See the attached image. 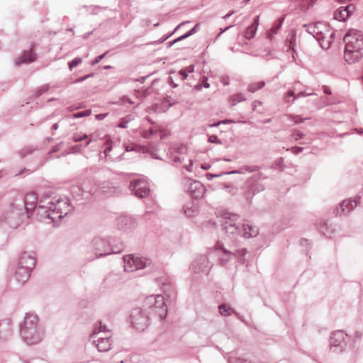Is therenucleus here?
<instances>
[{
	"label": "nucleus",
	"mask_w": 363,
	"mask_h": 363,
	"mask_svg": "<svg viewBox=\"0 0 363 363\" xmlns=\"http://www.w3.org/2000/svg\"><path fill=\"white\" fill-rule=\"evenodd\" d=\"M361 201L360 196H355L354 199H348L342 201L334 211L335 216H345L352 211Z\"/></svg>",
	"instance_id": "ddd939ff"
},
{
	"label": "nucleus",
	"mask_w": 363,
	"mask_h": 363,
	"mask_svg": "<svg viewBox=\"0 0 363 363\" xmlns=\"http://www.w3.org/2000/svg\"><path fill=\"white\" fill-rule=\"evenodd\" d=\"M65 205H66L65 202L58 201L53 209V212L56 211L57 213H59V216H58L59 218L62 217L63 212L61 211L60 210H61L62 206H65Z\"/></svg>",
	"instance_id": "72a5a7b5"
},
{
	"label": "nucleus",
	"mask_w": 363,
	"mask_h": 363,
	"mask_svg": "<svg viewBox=\"0 0 363 363\" xmlns=\"http://www.w3.org/2000/svg\"><path fill=\"white\" fill-rule=\"evenodd\" d=\"M304 136V134L303 133H301V132H294L291 135V137L292 138L294 139V140L297 141L299 139L302 138Z\"/></svg>",
	"instance_id": "37998d69"
},
{
	"label": "nucleus",
	"mask_w": 363,
	"mask_h": 363,
	"mask_svg": "<svg viewBox=\"0 0 363 363\" xmlns=\"http://www.w3.org/2000/svg\"><path fill=\"white\" fill-rule=\"evenodd\" d=\"M93 247L96 257L99 258L111 254L119 253L123 250L124 245L122 242L112 245L111 241H106L101 238H94L92 240Z\"/></svg>",
	"instance_id": "20e7f679"
},
{
	"label": "nucleus",
	"mask_w": 363,
	"mask_h": 363,
	"mask_svg": "<svg viewBox=\"0 0 363 363\" xmlns=\"http://www.w3.org/2000/svg\"><path fill=\"white\" fill-rule=\"evenodd\" d=\"M323 91L325 94H328V95L332 94L330 89L328 86H323Z\"/></svg>",
	"instance_id": "052dcab7"
},
{
	"label": "nucleus",
	"mask_w": 363,
	"mask_h": 363,
	"mask_svg": "<svg viewBox=\"0 0 363 363\" xmlns=\"http://www.w3.org/2000/svg\"><path fill=\"white\" fill-rule=\"evenodd\" d=\"M257 28H255V26H249L244 33V36L245 38L250 40L253 38L255 35L256 31Z\"/></svg>",
	"instance_id": "cd10ccee"
},
{
	"label": "nucleus",
	"mask_w": 363,
	"mask_h": 363,
	"mask_svg": "<svg viewBox=\"0 0 363 363\" xmlns=\"http://www.w3.org/2000/svg\"><path fill=\"white\" fill-rule=\"evenodd\" d=\"M265 85L264 81H260L257 82H252L247 86V91L252 93H255L257 90L261 89Z\"/></svg>",
	"instance_id": "393cba45"
},
{
	"label": "nucleus",
	"mask_w": 363,
	"mask_h": 363,
	"mask_svg": "<svg viewBox=\"0 0 363 363\" xmlns=\"http://www.w3.org/2000/svg\"><path fill=\"white\" fill-rule=\"evenodd\" d=\"M99 333H102L104 335L99 337L97 341L94 340L93 342L99 352H107L111 347V331L106 325L102 324L101 321H96L92 329V338Z\"/></svg>",
	"instance_id": "39448f33"
},
{
	"label": "nucleus",
	"mask_w": 363,
	"mask_h": 363,
	"mask_svg": "<svg viewBox=\"0 0 363 363\" xmlns=\"http://www.w3.org/2000/svg\"><path fill=\"white\" fill-rule=\"evenodd\" d=\"M124 262V270L133 272L145 268L149 264L145 258L134 257L133 255H127L123 257Z\"/></svg>",
	"instance_id": "9b49d317"
},
{
	"label": "nucleus",
	"mask_w": 363,
	"mask_h": 363,
	"mask_svg": "<svg viewBox=\"0 0 363 363\" xmlns=\"http://www.w3.org/2000/svg\"><path fill=\"white\" fill-rule=\"evenodd\" d=\"M176 152L179 154H185L187 152V147L185 145H180L176 149Z\"/></svg>",
	"instance_id": "de8ad7c7"
},
{
	"label": "nucleus",
	"mask_w": 363,
	"mask_h": 363,
	"mask_svg": "<svg viewBox=\"0 0 363 363\" xmlns=\"http://www.w3.org/2000/svg\"><path fill=\"white\" fill-rule=\"evenodd\" d=\"M243 228L244 230L242 233V237L244 238L255 237L258 234L257 229L249 224L243 223Z\"/></svg>",
	"instance_id": "4be33fe9"
},
{
	"label": "nucleus",
	"mask_w": 363,
	"mask_h": 363,
	"mask_svg": "<svg viewBox=\"0 0 363 363\" xmlns=\"http://www.w3.org/2000/svg\"><path fill=\"white\" fill-rule=\"evenodd\" d=\"M289 118L291 121H294L295 124L303 123L307 119L301 118L300 116H290Z\"/></svg>",
	"instance_id": "58836bf2"
},
{
	"label": "nucleus",
	"mask_w": 363,
	"mask_h": 363,
	"mask_svg": "<svg viewBox=\"0 0 363 363\" xmlns=\"http://www.w3.org/2000/svg\"><path fill=\"white\" fill-rule=\"evenodd\" d=\"M145 150H146V148L145 147L140 146L136 144H130V145H128L125 146V151H127V152H130V151L140 152V150H142L144 152Z\"/></svg>",
	"instance_id": "c85d7f7f"
},
{
	"label": "nucleus",
	"mask_w": 363,
	"mask_h": 363,
	"mask_svg": "<svg viewBox=\"0 0 363 363\" xmlns=\"http://www.w3.org/2000/svg\"><path fill=\"white\" fill-rule=\"evenodd\" d=\"M207 81H208V78L206 77H204L203 82L201 84L203 87L208 88L210 86V84H209V83H208Z\"/></svg>",
	"instance_id": "13d9d810"
},
{
	"label": "nucleus",
	"mask_w": 363,
	"mask_h": 363,
	"mask_svg": "<svg viewBox=\"0 0 363 363\" xmlns=\"http://www.w3.org/2000/svg\"><path fill=\"white\" fill-rule=\"evenodd\" d=\"M319 231L321 234L325 235L326 237H330L331 233L328 232V227L326 223L320 225Z\"/></svg>",
	"instance_id": "c9c22d12"
},
{
	"label": "nucleus",
	"mask_w": 363,
	"mask_h": 363,
	"mask_svg": "<svg viewBox=\"0 0 363 363\" xmlns=\"http://www.w3.org/2000/svg\"><path fill=\"white\" fill-rule=\"evenodd\" d=\"M115 225L118 230L127 232L135 228V220L128 216H121L116 219Z\"/></svg>",
	"instance_id": "dca6fc26"
},
{
	"label": "nucleus",
	"mask_w": 363,
	"mask_h": 363,
	"mask_svg": "<svg viewBox=\"0 0 363 363\" xmlns=\"http://www.w3.org/2000/svg\"><path fill=\"white\" fill-rule=\"evenodd\" d=\"M99 143H102L104 145H105V148L103 151L104 154V157H107L108 156V153L112 149V146L110 144V140L108 139H106V140L104 141H101L99 142Z\"/></svg>",
	"instance_id": "473e14b6"
},
{
	"label": "nucleus",
	"mask_w": 363,
	"mask_h": 363,
	"mask_svg": "<svg viewBox=\"0 0 363 363\" xmlns=\"http://www.w3.org/2000/svg\"><path fill=\"white\" fill-rule=\"evenodd\" d=\"M303 27H306L307 29V32L310 34H311L313 35V37L314 38V30H315V25L314 23H311V24H304L303 25Z\"/></svg>",
	"instance_id": "ea45409f"
},
{
	"label": "nucleus",
	"mask_w": 363,
	"mask_h": 363,
	"mask_svg": "<svg viewBox=\"0 0 363 363\" xmlns=\"http://www.w3.org/2000/svg\"><path fill=\"white\" fill-rule=\"evenodd\" d=\"M167 314L164 298L161 295H151L145 298L142 307L131 311L130 319L133 326L138 331H143L150 324L152 317L163 320Z\"/></svg>",
	"instance_id": "f257e3e1"
},
{
	"label": "nucleus",
	"mask_w": 363,
	"mask_h": 363,
	"mask_svg": "<svg viewBox=\"0 0 363 363\" xmlns=\"http://www.w3.org/2000/svg\"><path fill=\"white\" fill-rule=\"evenodd\" d=\"M35 55L30 50L28 52H24L16 61V63L17 65H20L23 63L32 62L35 60Z\"/></svg>",
	"instance_id": "aec40b11"
},
{
	"label": "nucleus",
	"mask_w": 363,
	"mask_h": 363,
	"mask_svg": "<svg viewBox=\"0 0 363 363\" xmlns=\"http://www.w3.org/2000/svg\"><path fill=\"white\" fill-rule=\"evenodd\" d=\"M21 333L28 344L33 345L40 341L41 335L37 330V319L35 317L28 316L25 318Z\"/></svg>",
	"instance_id": "423d86ee"
},
{
	"label": "nucleus",
	"mask_w": 363,
	"mask_h": 363,
	"mask_svg": "<svg viewBox=\"0 0 363 363\" xmlns=\"http://www.w3.org/2000/svg\"><path fill=\"white\" fill-rule=\"evenodd\" d=\"M81 62H82V60L79 59V58H76L74 60H72L69 64V67L70 69H72V68L77 67Z\"/></svg>",
	"instance_id": "a18cd8bd"
},
{
	"label": "nucleus",
	"mask_w": 363,
	"mask_h": 363,
	"mask_svg": "<svg viewBox=\"0 0 363 363\" xmlns=\"http://www.w3.org/2000/svg\"><path fill=\"white\" fill-rule=\"evenodd\" d=\"M184 69H186L188 74L194 72V65H190V66H188L187 67L184 68Z\"/></svg>",
	"instance_id": "69168bd1"
},
{
	"label": "nucleus",
	"mask_w": 363,
	"mask_h": 363,
	"mask_svg": "<svg viewBox=\"0 0 363 363\" xmlns=\"http://www.w3.org/2000/svg\"><path fill=\"white\" fill-rule=\"evenodd\" d=\"M189 23V21H184V22H182L180 24H179L174 29V30L169 34L167 36H166L165 38H164L163 39V41L167 40L169 36H171L174 32H176L178 29H179L182 26H183L184 24Z\"/></svg>",
	"instance_id": "49530a36"
},
{
	"label": "nucleus",
	"mask_w": 363,
	"mask_h": 363,
	"mask_svg": "<svg viewBox=\"0 0 363 363\" xmlns=\"http://www.w3.org/2000/svg\"><path fill=\"white\" fill-rule=\"evenodd\" d=\"M314 38L324 50H328L331 45L335 33L330 29L329 26L321 22L314 23Z\"/></svg>",
	"instance_id": "0eeeda50"
},
{
	"label": "nucleus",
	"mask_w": 363,
	"mask_h": 363,
	"mask_svg": "<svg viewBox=\"0 0 363 363\" xmlns=\"http://www.w3.org/2000/svg\"><path fill=\"white\" fill-rule=\"evenodd\" d=\"M246 100L245 96L242 93L235 94L230 97V101L232 106L236 105L238 103L244 101Z\"/></svg>",
	"instance_id": "a878e982"
},
{
	"label": "nucleus",
	"mask_w": 363,
	"mask_h": 363,
	"mask_svg": "<svg viewBox=\"0 0 363 363\" xmlns=\"http://www.w3.org/2000/svg\"><path fill=\"white\" fill-rule=\"evenodd\" d=\"M89 114V111H81V112L74 113V117L77 118V117L86 116H88Z\"/></svg>",
	"instance_id": "603ef678"
},
{
	"label": "nucleus",
	"mask_w": 363,
	"mask_h": 363,
	"mask_svg": "<svg viewBox=\"0 0 363 363\" xmlns=\"http://www.w3.org/2000/svg\"><path fill=\"white\" fill-rule=\"evenodd\" d=\"M183 208L187 217H194L199 213L198 206L193 202L186 203Z\"/></svg>",
	"instance_id": "412c9836"
},
{
	"label": "nucleus",
	"mask_w": 363,
	"mask_h": 363,
	"mask_svg": "<svg viewBox=\"0 0 363 363\" xmlns=\"http://www.w3.org/2000/svg\"><path fill=\"white\" fill-rule=\"evenodd\" d=\"M223 227L226 233L229 235H238L242 237L244 230L243 223H237L239 216L230 212H225L223 214Z\"/></svg>",
	"instance_id": "6e6552de"
},
{
	"label": "nucleus",
	"mask_w": 363,
	"mask_h": 363,
	"mask_svg": "<svg viewBox=\"0 0 363 363\" xmlns=\"http://www.w3.org/2000/svg\"><path fill=\"white\" fill-rule=\"evenodd\" d=\"M107 115H108V113L96 114L95 118L98 121H101V120H103Z\"/></svg>",
	"instance_id": "6e6d98bb"
},
{
	"label": "nucleus",
	"mask_w": 363,
	"mask_h": 363,
	"mask_svg": "<svg viewBox=\"0 0 363 363\" xmlns=\"http://www.w3.org/2000/svg\"><path fill=\"white\" fill-rule=\"evenodd\" d=\"M30 272V267H21L16 272V279L21 283L26 282L29 277Z\"/></svg>",
	"instance_id": "a211bd4d"
},
{
	"label": "nucleus",
	"mask_w": 363,
	"mask_h": 363,
	"mask_svg": "<svg viewBox=\"0 0 363 363\" xmlns=\"http://www.w3.org/2000/svg\"><path fill=\"white\" fill-rule=\"evenodd\" d=\"M157 133V130L153 128H150L148 130H143L141 131V136L144 138H150L152 135Z\"/></svg>",
	"instance_id": "7c9ffc66"
},
{
	"label": "nucleus",
	"mask_w": 363,
	"mask_h": 363,
	"mask_svg": "<svg viewBox=\"0 0 363 363\" xmlns=\"http://www.w3.org/2000/svg\"><path fill=\"white\" fill-rule=\"evenodd\" d=\"M294 42H295V36H292L291 38L289 40V49H293L294 50V47L295 45L294 44Z\"/></svg>",
	"instance_id": "4d7b16f0"
},
{
	"label": "nucleus",
	"mask_w": 363,
	"mask_h": 363,
	"mask_svg": "<svg viewBox=\"0 0 363 363\" xmlns=\"http://www.w3.org/2000/svg\"><path fill=\"white\" fill-rule=\"evenodd\" d=\"M267 178V177L262 173H259L252 175L245 181V197L247 201H251L255 194L264 190V186L259 181L261 179H265Z\"/></svg>",
	"instance_id": "1a4fd4ad"
},
{
	"label": "nucleus",
	"mask_w": 363,
	"mask_h": 363,
	"mask_svg": "<svg viewBox=\"0 0 363 363\" xmlns=\"http://www.w3.org/2000/svg\"><path fill=\"white\" fill-rule=\"evenodd\" d=\"M233 122V121L232 120L225 119V120L220 121L217 123H213V124L210 125V126L211 127H217V126L220 125V124H228V123H231Z\"/></svg>",
	"instance_id": "79ce46f5"
},
{
	"label": "nucleus",
	"mask_w": 363,
	"mask_h": 363,
	"mask_svg": "<svg viewBox=\"0 0 363 363\" xmlns=\"http://www.w3.org/2000/svg\"><path fill=\"white\" fill-rule=\"evenodd\" d=\"M345 12L343 6H341L335 11L334 18L340 21H344L349 17Z\"/></svg>",
	"instance_id": "b1692460"
},
{
	"label": "nucleus",
	"mask_w": 363,
	"mask_h": 363,
	"mask_svg": "<svg viewBox=\"0 0 363 363\" xmlns=\"http://www.w3.org/2000/svg\"><path fill=\"white\" fill-rule=\"evenodd\" d=\"M215 250L218 256V263L224 267L233 258H238L241 264L245 263V256L247 254V249L229 250L224 247L223 243L218 242L215 245Z\"/></svg>",
	"instance_id": "7ed1b4c3"
},
{
	"label": "nucleus",
	"mask_w": 363,
	"mask_h": 363,
	"mask_svg": "<svg viewBox=\"0 0 363 363\" xmlns=\"http://www.w3.org/2000/svg\"><path fill=\"white\" fill-rule=\"evenodd\" d=\"M347 335L343 330H336L331 333L330 337V351L341 353L345 350Z\"/></svg>",
	"instance_id": "9d476101"
},
{
	"label": "nucleus",
	"mask_w": 363,
	"mask_h": 363,
	"mask_svg": "<svg viewBox=\"0 0 363 363\" xmlns=\"http://www.w3.org/2000/svg\"><path fill=\"white\" fill-rule=\"evenodd\" d=\"M345 43L344 59L353 64L363 57V33L358 30H350L344 36Z\"/></svg>",
	"instance_id": "f03ea898"
},
{
	"label": "nucleus",
	"mask_w": 363,
	"mask_h": 363,
	"mask_svg": "<svg viewBox=\"0 0 363 363\" xmlns=\"http://www.w3.org/2000/svg\"><path fill=\"white\" fill-rule=\"evenodd\" d=\"M169 84L173 87V88H176L178 86V84H175L172 79V78L169 77Z\"/></svg>",
	"instance_id": "338daca9"
},
{
	"label": "nucleus",
	"mask_w": 363,
	"mask_h": 363,
	"mask_svg": "<svg viewBox=\"0 0 363 363\" xmlns=\"http://www.w3.org/2000/svg\"><path fill=\"white\" fill-rule=\"evenodd\" d=\"M343 8L345 10V13L350 16L354 11L355 7L353 4H350L347 6H343Z\"/></svg>",
	"instance_id": "a19ab883"
},
{
	"label": "nucleus",
	"mask_w": 363,
	"mask_h": 363,
	"mask_svg": "<svg viewBox=\"0 0 363 363\" xmlns=\"http://www.w3.org/2000/svg\"><path fill=\"white\" fill-rule=\"evenodd\" d=\"M220 174H206V177L208 180H211L213 178H215V177H220Z\"/></svg>",
	"instance_id": "e2e57ef3"
},
{
	"label": "nucleus",
	"mask_w": 363,
	"mask_h": 363,
	"mask_svg": "<svg viewBox=\"0 0 363 363\" xmlns=\"http://www.w3.org/2000/svg\"><path fill=\"white\" fill-rule=\"evenodd\" d=\"M212 265L210 264L206 255H199L191 263V269L194 273H203L208 274Z\"/></svg>",
	"instance_id": "2eb2a0df"
},
{
	"label": "nucleus",
	"mask_w": 363,
	"mask_h": 363,
	"mask_svg": "<svg viewBox=\"0 0 363 363\" xmlns=\"http://www.w3.org/2000/svg\"><path fill=\"white\" fill-rule=\"evenodd\" d=\"M208 141L209 143H217V144H221V141L220 140H219L216 135H211L209 138H208Z\"/></svg>",
	"instance_id": "c03bdc74"
},
{
	"label": "nucleus",
	"mask_w": 363,
	"mask_h": 363,
	"mask_svg": "<svg viewBox=\"0 0 363 363\" xmlns=\"http://www.w3.org/2000/svg\"><path fill=\"white\" fill-rule=\"evenodd\" d=\"M313 95H316V94H315L313 92L308 93L306 91H301L297 94H294V98L292 99V102H294L296 99H297L300 97H306V96H313Z\"/></svg>",
	"instance_id": "4c0bfd02"
},
{
	"label": "nucleus",
	"mask_w": 363,
	"mask_h": 363,
	"mask_svg": "<svg viewBox=\"0 0 363 363\" xmlns=\"http://www.w3.org/2000/svg\"><path fill=\"white\" fill-rule=\"evenodd\" d=\"M159 285L163 293L168 297L175 298V291L172 286V282L170 279L167 278H160L159 280Z\"/></svg>",
	"instance_id": "f3484780"
},
{
	"label": "nucleus",
	"mask_w": 363,
	"mask_h": 363,
	"mask_svg": "<svg viewBox=\"0 0 363 363\" xmlns=\"http://www.w3.org/2000/svg\"><path fill=\"white\" fill-rule=\"evenodd\" d=\"M300 244L301 245H309V241L307 239L302 238L300 240Z\"/></svg>",
	"instance_id": "0e129e2a"
},
{
	"label": "nucleus",
	"mask_w": 363,
	"mask_h": 363,
	"mask_svg": "<svg viewBox=\"0 0 363 363\" xmlns=\"http://www.w3.org/2000/svg\"><path fill=\"white\" fill-rule=\"evenodd\" d=\"M294 98V90H289L284 95V100L285 103L289 104L293 103L292 99L291 100V98Z\"/></svg>",
	"instance_id": "e433bc0d"
},
{
	"label": "nucleus",
	"mask_w": 363,
	"mask_h": 363,
	"mask_svg": "<svg viewBox=\"0 0 363 363\" xmlns=\"http://www.w3.org/2000/svg\"><path fill=\"white\" fill-rule=\"evenodd\" d=\"M259 167L257 165H244L241 167L240 169L237 170H233L228 172L223 173V174H242L245 172H254L258 171L259 169Z\"/></svg>",
	"instance_id": "6ab92c4d"
},
{
	"label": "nucleus",
	"mask_w": 363,
	"mask_h": 363,
	"mask_svg": "<svg viewBox=\"0 0 363 363\" xmlns=\"http://www.w3.org/2000/svg\"><path fill=\"white\" fill-rule=\"evenodd\" d=\"M199 27V23L196 24L190 30H189L186 33L189 36L194 35L197 31V28Z\"/></svg>",
	"instance_id": "3c124183"
},
{
	"label": "nucleus",
	"mask_w": 363,
	"mask_h": 363,
	"mask_svg": "<svg viewBox=\"0 0 363 363\" xmlns=\"http://www.w3.org/2000/svg\"><path fill=\"white\" fill-rule=\"evenodd\" d=\"M125 121H127V123H128L131 121L133 120V116L132 115H128L125 118H123Z\"/></svg>",
	"instance_id": "774afa93"
},
{
	"label": "nucleus",
	"mask_w": 363,
	"mask_h": 363,
	"mask_svg": "<svg viewBox=\"0 0 363 363\" xmlns=\"http://www.w3.org/2000/svg\"><path fill=\"white\" fill-rule=\"evenodd\" d=\"M179 74L182 76V79L184 80L187 78L189 74L187 73L186 69H182L179 72Z\"/></svg>",
	"instance_id": "8fccbe9b"
},
{
	"label": "nucleus",
	"mask_w": 363,
	"mask_h": 363,
	"mask_svg": "<svg viewBox=\"0 0 363 363\" xmlns=\"http://www.w3.org/2000/svg\"><path fill=\"white\" fill-rule=\"evenodd\" d=\"M25 203L27 206H30V208L34 207L37 203V197L35 194L33 193L27 194Z\"/></svg>",
	"instance_id": "bb28decb"
},
{
	"label": "nucleus",
	"mask_w": 363,
	"mask_h": 363,
	"mask_svg": "<svg viewBox=\"0 0 363 363\" xmlns=\"http://www.w3.org/2000/svg\"><path fill=\"white\" fill-rule=\"evenodd\" d=\"M129 189L135 196L143 199L150 194V187L147 182L144 179H135L130 182Z\"/></svg>",
	"instance_id": "4468645a"
},
{
	"label": "nucleus",
	"mask_w": 363,
	"mask_h": 363,
	"mask_svg": "<svg viewBox=\"0 0 363 363\" xmlns=\"http://www.w3.org/2000/svg\"><path fill=\"white\" fill-rule=\"evenodd\" d=\"M259 16H256V18L254 19L253 23L251 24V26H255V28H257L259 25Z\"/></svg>",
	"instance_id": "680f3d73"
},
{
	"label": "nucleus",
	"mask_w": 363,
	"mask_h": 363,
	"mask_svg": "<svg viewBox=\"0 0 363 363\" xmlns=\"http://www.w3.org/2000/svg\"><path fill=\"white\" fill-rule=\"evenodd\" d=\"M106 52H105V53H104V54H102V55H101L98 56V57H96L94 61H92V65H95V64H96V63L99 62H100V60L104 57V56L106 55Z\"/></svg>",
	"instance_id": "5fc2aeb1"
},
{
	"label": "nucleus",
	"mask_w": 363,
	"mask_h": 363,
	"mask_svg": "<svg viewBox=\"0 0 363 363\" xmlns=\"http://www.w3.org/2000/svg\"><path fill=\"white\" fill-rule=\"evenodd\" d=\"M219 313L221 315L228 316L233 313H235V311L228 304L223 303L218 306Z\"/></svg>",
	"instance_id": "5701e85b"
},
{
	"label": "nucleus",
	"mask_w": 363,
	"mask_h": 363,
	"mask_svg": "<svg viewBox=\"0 0 363 363\" xmlns=\"http://www.w3.org/2000/svg\"><path fill=\"white\" fill-rule=\"evenodd\" d=\"M284 18H285V16H282L277 20L276 25H274L273 26V28H272V32L273 34H277L278 33V30H279V28L281 27V26L283 24Z\"/></svg>",
	"instance_id": "2f4dec72"
},
{
	"label": "nucleus",
	"mask_w": 363,
	"mask_h": 363,
	"mask_svg": "<svg viewBox=\"0 0 363 363\" xmlns=\"http://www.w3.org/2000/svg\"><path fill=\"white\" fill-rule=\"evenodd\" d=\"M224 189L226 190L227 192L230 194L231 195H235L238 192L237 188L234 187L231 184H226L224 186Z\"/></svg>",
	"instance_id": "f704fd0d"
},
{
	"label": "nucleus",
	"mask_w": 363,
	"mask_h": 363,
	"mask_svg": "<svg viewBox=\"0 0 363 363\" xmlns=\"http://www.w3.org/2000/svg\"><path fill=\"white\" fill-rule=\"evenodd\" d=\"M193 165V160H189V165H186L185 166V169L188 171V172H191L192 171V169H191V167Z\"/></svg>",
	"instance_id": "bf43d9fd"
},
{
	"label": "nucleus",
	"mask_w": 363,
	"mask_h": 363,
	"mask_svg": "<svg viewBox=\"0 0 363 363\" xmlns=\"http://www.w3.org/2000/svg\"><path fill=\"white\" fill-rule=\"evenodd\" d=\"M184 184L186 186L189 195L193 199H199L203 197L205 187L200 182L186 177L184 179Z\"/></svg>",
	"instance_id": "f8f14e48"
},
{
	"label": "nucleus",
	"mask_w": 363,
	"mask_h": 363,
	"mask_svg": "<svg viewBox=\"0 0 363 363\" xmlns=\"http://www.w3.org/2000/svg\"><path fill=\"white\" fill-rule=\"evenodd\" d=\"M118 126L121 128H126L128 127L127 121H125L123 118H122L120 123H118Z\"/></svg>",
	"instance_id": "864d4df0"
},
{
	"label": "nucleus",
	"mask_w": 363,
	"mask_h": 363,
	"mask_svg": "<svg viewBox=\"0 0 363 363\" xmlns=\"http://www.w3.org/2000/svg\"><path fill=\"white\" fill-rule=\"evenodd\" d=\"M303 148L301 147H293L291 148V150L293 153L296 154V155H298L299 154L300 152H301L303 151Z\"/></svg>",
	"instance_id": "09e8293b"
},
{
	"label": "nucleus",
	"mask_w": 363,
	"mask_h": 363,
	"mask_svg": "<svg viewBox=\"0 0 363 363\" xmlns=\"http://www.w3.org/2000/svg\"><path fill=\"white\" fill-rule=\"evenodd\" d=\"M228 363H251L248 359L238 357L235 356H230L228 358Z\"/></svg>",
	"instance_id": "c756f323"
}]
</instances>
